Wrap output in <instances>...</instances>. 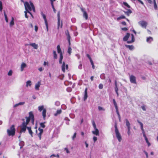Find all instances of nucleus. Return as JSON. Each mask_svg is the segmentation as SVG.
<instances>
[{
  "mask_svg": "<svg viewBox=\"0 0 158 158\" xmlns=\"http://www.w3.org/2000/svg\"><path fill=\"white\" fill-rule=\"evenodd\" d=\"M29 116L28 117H26L25 118L26 119L25 121V119L23 118L22 120L23 122L20 126V133H25L26 132V129H27L28 131L29 134L31 135V137L33 136V132L31 130V127H27V125L28 124L30 120H31V122L33 124H34L35 120L34 115L32 111H30L29 113Z\"/></svg>",
  "mask_w": 158,
  "mask_h": 158,
  "instance_id": "obj_1",
  "label": "nucleus"
},
{
  "mask_svg": "<svg viewBox=\"0 0 158 158\" xmlns=\"http://www.w3.org/2000/svg\"><path fill=\"white\" fill-rule=\"evenodd\" d=\"M29 2L30 4L27 2H26L24 3L26 11H27V12H28V11H31L32 10L34 12H35V7L33 3L31 1H30Z\"/></svg>",
  "mask_w": 158,
  "mask_h": 158,
  "instance_id": "obj_2",
  "label": "nucleus"
},
{
  "mask_svg": "<svg viewBox=\"0 0 158 158\" xmlns=\"http://www.w3.org/2000/svg\"><path fill=\"white\" fill-rule=\"evenodd\" d=\"M7 132L8 136H13L14 135L15 133V129L14 125H11L10 128L7 130Z\"/></svg>",
  "mask_w": 158,
  "mask_h": 158,
  "instance_id": "obj_3",
  "label": "nucleus"
},
{
  "mask_svg": "<svg viewBox=\"0 0 158 158\" xmlns=\"http://www.w3.org/2000/svg\"><path fill=\"white\" fill-rule=\"evenodd\" d=\"M114 127L116 137L119 142H120L122 140V137L118 129L116 123H115Z\"/></svg>",
  "mask_w": 158,
  "mask_h": 158,
  "instance_id": "obj_4",
  "label": "nucleus"
},
{
  "mask_svg": "<svg viewBox=\"0 0 158 158\" xmlns=\"http://www.w3.org/2000/svg\"><path fill=\"white\" fill-rule=\"evenodd\" d=\"M57 52L60 54V58L59 60V63L60 64H62V60L63 59V53L61 51L60 46L59 45H57Z\"/></svg>",
  "mask_w": 158,
  "mask_h": 158,
  "instance_id": "obj_5",
  "label": "nucleus"
},
{
  "mask_svg": "<svg viewBox=\"0 0 158 158\" xmlns=\"http://www.w3.org/2000/svg\"><path fill=\"white\" fill-rule=\"evenodd\" d=\"M62 65L61 66V70L63 73L65 72V70H67L68 69L69 66L68 64H65V63L64 61L62 63Z\"/></svg>",
  "mask_w": 158,
  "mask_h": 158,
  "instance_id": "obj_6",
  "label": "nucleus"
},
{
  "mask_svg": "<svg viewBox=\"0 0 158 158\" xmlns=\"http://www.w3.org/2000/svg\"><path fill=\"white\" fill-rule=\"evenodd\" d=\"M139 25L143 28H146L148 24L147 22L144 21H140L138 22Z\"/></svg>",
  "mask_w": 158,
  "mask_h": 158,
  "instance_id": "obj_7",
  "label": "nucleus"
},
{
  "mask_svg": "<svg viewBox=\"0 0 158 158\" xmlns=\"http://www.w3.org/2000/svg\"><path fill=\"white\" fill-rule=\"evenodd\" d=\"M130 80L131 83L134 84H136V77L133 75L130 76Z\"/></svg>",
  "mask_w": 158,
  "mask_h": 158,
  "instance_id": "obj_8",
  "label": "nucleus"
},
{
  "mask_svg": "<svg viewBox=\"0 0 158 158\" xmlns=\"http://www.w3.org/2000/svg\"><path fill=\"white\" fill-rule=\"evenodd\" d=\"M41 15L42 16V17L44 20V22H45V24L46 25V29H47V31H48V22H47V19H46V15L44 14L43 13H42V14H41Z\"/></svg>",
  "mask_w": 158,
  "mask_h": 158,
  "instance_id": "obj_9",
  "label": "nucleus"
},
{
  "mask_svg": "<svg viewBox=\"0 0 158 158\" xmlns=\"http://www.w3.org/2000/svg\"><path fill=\"white\" fill-rule=\"evenodd\" d=\"M137 122L139 124H140V126L141 129V130H142V131H143V136L144 137V138L145 139V138H147V137H146V135H145V134L144 130V129H143V123L141 122H140L139 120H137Z\"/></svg>",
  "mask_w": 158,
  "mask_h": 158,
  "instance_id": "obj_10",
  "label": "nucleus"
},
{
  "mask_svg": "<svg viewBox=\"0 0 158 158\" xmlns=\"http://www.w3.org/2000/svg\"><path fill=\"white\" fill-rule=\"evenodd\" d=\"M38 130L40 131L39 133L37 134L39 137V139L40 140L41 138V135L43 132V130L42 129H41L40 127L38 128Z\"/></svg>",
  "mask_w": 158,
  "mask_h": 158,
  "instance_id": "obj_11",
  "label": "nucleus"
},
{
  "mask_svg": "<svg viewBox=\"0 0 158 158\" xmlns=\"http://www.w3.org/2000/svg\"><path fill=\"white\" fill-rule=\"evenodd\" d=\"M88 97L87 94V88H86L84 91V95L83 98V100L84 101L86 100Z\"/></svg>",
  "mask_w": 158,
  "mask_h": 158,
  "instance_id": "obj_12",
  "label": "nucleus"
},
{
  "mask_svg": "<svg viewBox=\"0 0 158 158\" xmlns=\"http://www.w3.org/2000/svg\"><path fill=\"white\" fill-rule=\"evenodd\" d=\"M81 10L83 12V16L86 19H87L88 18V15L86 12L82 8L81 9Z\"/></svg>",
  "mask_w": 158,
  "mask_h": 158,
  "instance_id": "obj_13",
  "label": "nucleus"
},
{
  "mask_svg": "<svg viewBox=\"0 0 158 158\" xmlns=\"http://www.w3.org/2000/svg\"><path fill=\"white\" fill-rule=\"evenodd\" d=\"M130 35L129 33H127L126 35L123 38V41H127L130 36Z\"/></svg>",
  "mask_w": 158,
  "mask_h": 158,
  "instance_id": "obj_14",
  "label": "nucleus"
},
{
  "mask_svg": "<svg viewBox=\"0 0 158 158\" xmlns=\"http://www.w3.org/2000/svg\"><path fill=\"white\" fill-rule=\"evenodd\" d=\"M124 13L128 16H129L132 13V11L130 9H127V11H123Z\"/></svg>",
  "mask_w": 158,
  "mask_h": 158,
  "instance_id": "obj_15",
  "label": "nucleus"
},
{
  "mask_svg": "<svg viewBox=\"0 0 158 158\" xmlns=\"http://www.w3.org/2000/svg\"><path fill=\"white\" fill-rule=\"evenodd\" d=\"M95 130V131H92V133L94 135H99V132L98 129L97 128H94Z\"/></svg>",
  "mask_w": 158,
  "mask_h": 158,
  "instance_id": "obj_16",
  "label": "nucleus"
},
{
  "mask_svg": "<svg viewBox=\"0 0 158 158\" xmlns=\"http://www.w3.org/2000/svg\"><path fill=\"white\" fill-rule=\"evenodd\" d=\"M131 41H127V43L128 44H130L133 43L135 41V38L133 35V34H131Z\"/></svg>",
  "mask_w": 158,
  "mask_h": 158,
  "instance_id": "obj_17",
  "label": "nucleus"
},
{
  "mask_svg": "<svg viewBox=\"0 0 158 158\" xmlns=\"http://www.w3.org/2000/svg\"><path fill=\"white\" fill-rule=\"evenodd\" d=\"M27 67L26 64L24 63H23L21 66V71H23L24 69Z\"/></svg>",
  "mask_w": 158,
  "mask_h": 158,
  "instance_id": "obj_18",
  "label": "nucleus"
},
{
  "mask_svg": "<svg viewBox=\"0 0 158 158\" xmlns=\"http://www.w3.org/2000/svg\"><path fill=\"white\" fill-rule=\"evenodd\" d=\"M46 109H44L42 111V116H43V118L44 120H45V118L46 117Z\"/></svg>",
  "mask_w": 158,
  "mask_h": 158,
  "instance_id": "obj_19",
  "label": "nucleus"
},
{
  "mask_svg": "<svg viewBox=\"0 0 158 158\" xmlns=\"http://www.w3.org/2000/svg\"><path fill=\"white\" fill-rule=\"evenodd\" d=\"M29 45L35 49H36L38 48V45L35 44V43H31L29 44Z\"/></svg>",
  "mask_w": 158,
  "mask_h": 158,
  "instance_id": "obj_20",
  "label": "nucleus"
},
{
  "mask_svg": "<svg viewBox=\"0 0 158 158\" xmlns=\"http://www.w3.org/2000/svg\"><path fill=\"white\" fill-rule=\"evenodd\" d=\"M126 125L127 127V128H131L130 124L128 120L127 119H126Z\"/></svg>",
  "mask_w": 158,
  "mask_h": 158,
  "instance_id": "obj_21",
  "label": "nucleus"
},
{
  "mask_svg": "<svg viewBox=\"0 0 158 158\" xmlns=\"http://www.w3.org/2000/svg\"><path fill=\"white\" fill-rule=\"evenodd\" d=\"M40 81L38 82L35 85V88L36 90H39V87H40Z\"/></svg>",
  "mask_w": 158,
  "mask_h": 158,
  "instance_id": "obj_22",
  "label": "nucleus"
},
{
  "mask_svg": "<svg viewBox=\"0 0 158 158\" xmlns=\"http://www.w3.org/2000/svg\"><path fill=\"white\" fill-rule=\"evenodd\" d=\"M153 40V38L151 37H148L146 40V41L147 42L150 43Z\"/></svg>",
  "mask_w": 158,
  "mask_h": 158,
  "instance_id": "obj_23",
  "label": "nucleus"
},
{
  "mask_svg": "<svg viewBox=\"0 0 158 158\" xmlns=\"http://www.w3.org/2000/svg\"><path fill=\"white\" fill-rule=\"evenodd\" d=\"M125 46L126 48H128L130 50H132L134 49V47L132 45H126Z\"/></svg>",
  "mask_w": 158,
  "mask_h": 158,
  "instance_id": "obj_24",
  "label": "nucleus"
},
{
  "mask_svg": "<svg viewBox=\"0 0 158 158\" xmlns=\"http://www.w3.org/2000/svg\"><path fill=\"white\" fill-rule=\"evenodd\" d=\"M67 39L69 42V46L71 45V43H70V39H71V37L70 36L69 33H68V34L67 35Z\"/></svg>",
  "mask_w": 158,
  "mask_h": 158,
  "instance_id": "obj_25",
  "label": "nucleus"
},
{
  "mask_svg": "<svg viewBox=\"0 0 158 158\" xmlns=\"http://www.w3.org/2000/svg\"><path fill=\"white\" fill-rule=\"evenodd\" d=\"M113 102L115 107L116 110H118L117 104L115 101V99H113Z\"/></svg>",
  "mask_w": 158,
  "mask_h": 158,
  "instance_id": "obj_26",
  "label": "nucleus"
},
{
  "mask_svg": "<svg viewBox=\"0 0 158 158\" xmlns=\"http://www.w3.org/2000/svg\"><path fill=\"white\" fill-rule=\"evenodd\" d=\"M113 102L115 107L116 110H118L117 104L115 101V99H113Z\"/></svg>",
  "mask_w": 158,
  "mask_h": 158,
  "instance_id": "obj_27",
  "label": "nucleus"
},
{
  "mask_svg": "<svg viewBox=\"0 0 158 158\" xmlns=\"http://www.w3.org/2000/svg\"><path fill=\"white\" fill-rule=\"evenodd\" d=\"M61 113V110H58L54 114L55 116H57L58 114H60Z\"/></svg>",
  "mask_w": 158,
  "mask_h": 158,
  "instance_id": "obj_28",
  "label": "nucleus"
},
{
  "mask_svg": "<svg viewBox=\"0 0 158 158\" xmlns=\"http://www.w3.org/2000/svg\"><path fill=\"white\" fill-rule=\"evenodd\" d=\"M14 18L13 17H12L11 18V20L10 22V27H11L14 25Z\"/></svg>",
  "mask_w": 158,
  "mask_h": 158,
  "instance_id": "obj_29",
  "label": "nucleus"
},
{
  "mask_svg": "<svg viewBox=\"0 0 158 158\" xmlns=\"http://www.w3.org/2000/svg\"><path fill=\"white\" fill-rule=\"evenodd\" d=\"M126 17L123 15H121L120 17L117 18V20L118 21L122 19H125Z\"/></svg>",
  "mask_w": 158,
  "mask_h": 158,
  "instance_id": "obj_30",
  "label": "nucleus"
},
{
  "mask_svg": "<svg viewBox=\"0 0 158 158\" xmlns=\"http://www.w3.org/2000/svg\"><path fill=\"white\" fill-rule=\"evenodd\" d=\"M4 15L5 16V19L6 21V23H8V19L7 16V15H6L5 11H4Z\"/></svg>",
  "mask_w": 158,
  "mask_h": 158,
  "instance_id": "obj_31",
  "label": "nucleus"
},
{
  "mask_svg": "<svg viewBox=\"0 0 158 158\" xmlns=\"http://www.w3.org/2000/svg\"><path fill=\"white\" fill-rule=\"evenodd\" d=\"M24 103H25V102H20L19 103H18L16 104L15 105H14V107H16L17 106H19V105H23L24 104Z\"/></svg>",
  "mask_w": 158,
  "mask_h": 158,
  "instance_id": "obj_32",
  "label": "nucleus"
},
{
  "mask_svg": "<svg viewBox=\"0 0 158 158\" xmlns=\"http://www.w3.org/2000/svg\"><path fill=\"white\" fill-rule=\"evenodd\" d=\"M44 106H40L38 107V110L39 111L41 112L42 110L44 109Z\"/></svg>",
  "mask_w": 158,
  "mask_h": 158,
  "instance_id": "obj_33",
  "label": "nucleus"
},
{
  "mask_svg": "<svg viewBox=\"0 0 158 158\" xmlns=\"http://www.w3.org/2000/svg\"><path fill=\"white\" fill-rule=\"evenodd\" d=\"M153 2L154 4V8L155 10H157V6L156 2V0H153Z\"/></svg>",
  "mask_w": 158,
  "mask_h": 158,
  "instance_id": "obj_34",
  "label": "nucleus"
},
{
  "mask_svg": "<svg viewBox=\"0 0 158 158\" xmlns=\"http://www.w3.org/2000/svg\"><path fill=\"white\" fill-rule=\"evenodd\" d=\"M53 57L54 59H57V55L56 54V51H53Z\"/></svg>",
  "mask_w": 158,
  "mask_h": 158,
  "instance_id": "obj_35",
  "label": "nucleus"
},
{
  "mask_svg": "<svg viewBox=\"0 0 158 158\" xmlns=\"http://www.w3.org/2000/svg\"><path fill=\"white\" fill-rule=\"evenodd\" d=\"M31 81H28L26 82V87H27L28 85L30 86H31Z\"/></svg>",
  "mask_w": 158,
  "mask_h": 158,
  "instance_id": "obj_36",
  "label": "nucleus"
},
{
  "mask_svg": "<svg viewBox=\"0 0 158 158\" xmlns=\"http://www.w3.org/2000/svg\"><path fill=\"white\" fill-rule=\"evenodd\" d=\"M116 113L118 115V118H119V121L120 122H121V117H120V115L119 114V112H118V110H116Z\"/></svg>",
  "mask_w": 158,
  "mask_h": 158,
  "instance_id": "obj_37",
  "label": "nucleus"
},
{
  "mask_svg": "<svg viewBox=\"0 0 158 158\" xmlns=\"http://www.w3.org/2000/svg\"><path fill=\"white\" fill-rule=\"evenodd\" d=\"M45 123V122L44 123H40V125L41 127H42L43 128H44L45 127V125L44 124Z\"/></svg>",
  "mask_w": 158,
  "mask_h": 158,
  "instance_id": "obj_38",
  "label": "nucleus"
},
{
  "mask_svg": "<svg viewBox=\"0 0 158 158\" xmlns=\"http://www.w3.org/2000/svg\"><path fill=\"white\" fill-rule=\"evenodd\" d=\"M72 51V49L69 46L68 48V52L69 54V55H71Z\"/></svg>",
  "mask_w": 158,
  "mask_h": 158,
  "instance_id": "obj_39",
  "label": "nucleus"
},
{
  "mask_svg": "<svg viewBox=\"0 0 158 158\" xmlns=\"http://www.w3.org/2000/svg\"><path fill=\"white\" fill-rule=\"evenodd\" d=\"M123 3L124 5L127 7L128 8H130L131 7L130 5H129L126 2H123Z\"/></svg>",
  "mask_w": 158,
  "mask_h": 158,
  "instance_id": "obj_40",
  "label": "nucleus"
},
{
  "mask_svg": "<svg viewBox=\"0 0 158 158\" xmlns=\"http://www.w3.org/2000/svg\"><path fill=\"white\" fill-rule=\"evenodd\" d=\"M2 4L1 1H0V10L1 11H2Z\"/></svg>",
  "mask_w": 158,
  "mask_h": 158,
  "instance_id": "obj_41",
  "label": "nucleus"
},
{
  "mask_svg": "<svg viewBox=\"0 0 158 158\" xmlns=\"http://www.w3.org/2000/svg\"><path fill=\"white\" fill-rule=\"evenodd\" d=\"M98 88L100 89H102L103 88V85L102 84H100L98 85Z\"/></svg>",
  "mask_w": 158,
  "mask_h": 158,
  "instance_id": "obj_42",
  "label": "nucleus"
},
{
  "mask_svg": "<svg viewBox=\"0 0 158 158\" xmlns=\"http://www.w3.org/2000/svg\"><path fill=\"white\" fill-rule=\"evenodd\" d=\"M92 123L93 126L94 127V128H96V124H95V123L94 120H93L92 121Z\"/></svg>",
  "mask_w": 158,
  "mask_h": 158,
  "instance_id": "obj_43",
  "label": "nucleus"
},
{
  "mask_svg": "<svg viewBox=\"0 0 158 158\" xmlns=\"http://www.w3.org/2000/svg\"><path fill=\"white\" fill-rule=\"evenodd\" d=\"M60 24V20H58V29H59Z\"/></svg>",
  "mask_w": 158,
  "mask_h": 158,
  "instance_id": "obj_44",
  "label": "nucleus"
},
{
  "mask_svg": "<svg viewBox=\"0 0 158 158\" xmlns=\"http://www.w3.org/2000/svg\"><path fill=\"white\" fill-rule=\"evenodd\" d=\"M12 71L11 70H10L8 73V75L9 76L12 75Z\"/></svg>",
  "mask_w": 158,
  "mask_h": 158,
  "instance_id": "obj_45",
  "label": "nucleus"
},
{
  "mask_svg": "<svg viewBox=\"0 0 158 158\" xmlns=\"http://www.w3.org/2000/svg\"><path fill=\"white\" fill-rule=\"evenodd\" d=\"M76 135L77 133L75 132L72 137V139L73 140H74V139L76 137Z\"/></svg>",
  "mask_w": 158,
  "mask_h": 158,
  "instance_id": "obj_46",
  "label": "nucleus"
},
{
  "mask_svg": "<svg viewBox=\"0 0 158 158\" xmlns=\"http://www.w3.org/2000/svg\"><path fill=\"white\" fill-rule=\"evenodd\" d=\"M98 110H104L105 109H103L102 107L100 106H98Z\"/></svg>",
  "mask_w": 158,
  "mask_h": 158,
  "instance_id": "obj_47",
  "label": "nucleus"
},
{
  "mask_svg": "<svg viewBox=\"0 0 158 158\" xmlns=\"http://www.w3.org/2000/svg\"><path fill=\"white\" fill-rule=\"evenodd\" d=\"M118 88H117V87H115V92H116V93L117 95L118 96Z\"/></svg>",
  "mask_w": 158,
  "mask_h": 158,
  "instance_id": "obj_48",
  "label": "nucleus"
},
{
  "mask_svg": "<svg viewBox=\"0 0 158 158\" xmlns=\"http://www.w3.org/2000/svg\"><path fill=\"white\" fill-rule=\"evenodd\" d=\"M94 142H95L97 140V138L95 136H94L93 138Z\"/></svg>",
  "mask_w": 158,
  "mask_h": 158,
  "instance_id": "obj_49",
  "label": "nucleus"
},
{
  "mask_svg": "<svg viewBox=\"0 0 158 158\" xmlns=\"http://www.w3.org/2000/svg\"><path fill=\"white\" fill-rule=\"evenodd\" d=\"M121 29L123 31H127L128 30V29L127 27L122 28H121Z\"/></svg>",
  "mask_w": 158,
  "mask_h": 158,
  "instance_id": "obj_50",
  "label": "nucleus"
},
{
  "mask_svg": "<svg viewBox=\"0 0 158 158\" xmlns=\"http://www.w3.org/2000/svg\"><path fill=\"white\" fill-rule=\"evenodd\" d=\"M86 56L89 59L90 61L92 60L90 56V55L89 54H87Z\"/></svg>",
  "mask_w": 158,
  "mask_h": 158,
  "instance_id": "obj_51",
  "label": "nucleus"
},
{
  "mask_svg": "<svg viewBox=\"0 0 158 158\" xmlns=\"http://www.w3.org/2000/svg\"><path fill=\"white\" fill-rule=\"evenodd\" d=\"M24 13H25V18H28V16L27 15V11H25Z\"/></svg>",
  "mask_w": 158,
  "mask_h": 158,
  "instance_id": "obj_52",
  "label": "nucleus"
},
{
  "mask_svg": "<svg viewBox=\"0 0 158 158\" xmlns=\"http://www.w3.org/2000/svg\"><path fill=\"white\" fill-rule=\"evenodd\" d=\"M57 17H58V20H60V12H59L57 14Z\"/></svg>",
  "mask_w": 158,
  "mask_h": 158,
  "instance_id": "obj_53",
  "label": "nucleus"
},
{
  "mask_svg": "<svg viewBox=\"0 0 158 158\" xmlns=\"http://www.w3.org/2000/svg\"><path fill=\"white\" fill-rule=\"evenodd\" d=\"M141 108L142 109V110L144 111H145L146 110V109L145 108V106H141Z\"/></svg>",
  "mask_w": 158,
  "mask_h": 158,
  "instance_id": "obj_54",
  "label": "nucleus"
},
{
  "mask_svg": "<svg viewBox=\"0 0 158 158\" xmlns=\"http://www.w3.org/2000/svg\"><path fill=\"white\" fill-rule=\"evenodd\" d=\"M64 150L66 151V152L68 153H69L70 152H69V150L68 149V148H64Z\"/></svg>",
  "mask_w": 158,
  "mask_h": 158,
  "instance_id": "obj_55",
  "label": "nucleus"
},
{
  "mask_svg": "<svg viewBox=\"0 0 158 158\" xmlns=\"http://www.w3.org/2000/svg\"><path fill=\"white\" fill-rule=\"evenodd\" d=\"M35 31L36 32H37L38 31V27L35 25Z\"/></svg>",
  "mask_w": 158,
  "mask_h": 158,
  "instance_id": "obj_56",
  "label": "nucleus"
},
{
  "mask_svg": "<svg viewBox=\"0 0 158 158\" xmlns=\"http://www.w3.org/2000/svg\"><path fill=\"white\" fill-rule=\"evenodd\" d=\"M128 129V131H127V134L128 135H130L131 132L130 131V128H127Z\"/></svg>",
  "mask_w": 158,
  "mask_h": 158,
  "instance_id": "obj_57",
  "label": "nucleus"
},
{
  "mask_svg": "<svg viewBox=\"0 0 158 158\" xmlns=\"http://www.w3.org/2000/svg\"><path fill=\"white\" fill-rule=\"evenodd\" d=\"M50 1H51V5L52 6V7H54V6L53 5L54 1H52V0H50Z\"/></svg>",
  "mask_w": 158,
  "mask_h": 158,
  "instance_id": "obj_58",
  "label": "nucleus"
},
{
  "mask_svg": "<svg viewBox=\"0 0 158 158\" xmlns=\"http://www.w3.org/2000/svg\"><path fill=\"white\" fill-rule=\"evenodd\" d=\"M121 24L123 25H124V26H126L127 24L126 22L125 21L122 22L121 23Z\"/></svg>",
  "mask_w": 158,
  "mask_h": 158,
  "instance_id": "obj_59",
  "label": "nucleus"
},
{
  "mask_svg": "<svg viewBox=\"0 0 158 158\" xmlns=\"http://www.w3.org/2000/svg\"><path fill=\"white\" fill-rule=\"evenodd\" d=\"M44 66H46V65H48V62H46V61H44Z\"/></svg>",
  "mask_w": 158,
  "mask_h": 158,
  "instance_id": "obj_60",
  "label": "nucleus"
},
{
  "mask_svg": "<svg viewBox=\"0 0 158 158\" xmlns=\"http://www.w3.org/2000/svg\"><path fill=\"white\" fill-rule=\"evenodd\" d=\"M28 13H29L30 15H31V16L33 18H34V17L33 15H32V13L30 12V11H28V12H27Z\"/></svg>",
  "mask_w": 158,
  "mask_h": 158,
  "instance_id": "obj_61",
  "label": "nucleus"
},
{
  "mask_svg": "<svg viewBox=\"0 0 158 158\" xmlns=\"http://www.w3.org/2000/svg\"><path fill=\"white\" fill-rule=\"evenodd\" d=\"M142 5H143L144 3L141 0H137Z\"/></svg>",
  "mask_w": 158,
  "mask_h": 158,
  "instance_id": "obj_62",
  "label": "nucleus"
},
{
  "mask_svg": "<svg viewBox=\"0 0 158 158\" xmlns=\"http://www.w3.org/2000/svg\"><path fill=\"white\" fill-rule=\"evenodd\" d=\"M144 152L145 153V154L146 155L147 158H148V155L147 152H145V151H144Z\"/></svg>",
  "mask_w": 158,
  "mask_h": 158,
  "instance_id": "obj_63",
  "label": "nucleus"
},
{
  "mask_svg": "<svg viewBox=\"0 0 158 158\" xmlns=\"http://www.w3.org/2000/svg\"><path fill=\"white\" fill-rule=\"evenodd\" d=\"M92 65H94L93 60H92L90 61Z\"/></svg>",
  "mask_w": 158,
  "mask_h": 158,
  "instance_id": "obj_64",
  "label": "nucleus"
}]
</instances>
